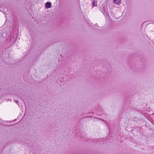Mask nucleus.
<instances>
[{"mask_svg": "<svg viewBox=\"0 0 154 154\" xmlns=\"http://www.w3.org/2000/svg\"><path fill=\"white\" fill-rule=\"evenodd\" d=\"M45 7L47 8H50L51 7V3L49 2L46 3L45 4Z\"/></svg>", "mask_w": 154, "mask_h": 154, "instance_id": "1", "label": "nucleus"}, {"mask_svg": "<svg viewBox=\"0 0 154 154\" xmlns=\"http://www.w3.org/2000/svg\"><path fill=\"white\" fill-rule=\"evenodd\" d=\"M113 2L115 3H116L117 4H119L121 2V0H114Z\"/></svg>", "mask_w": 154, "mask_h": 154, "instance_id": "2", "label": "nucleus"}, {"mask_svg": "<svg viewBox=\"0 0 154 154\" xmlns=\"http://www.w3.org/2000/svg\"><path fill=\"white\" fill-rule=\"evenodd\" d=\"M92 4L93 5V6H96L97 5V2L95 1V0H94Z\"/></svg>", "mask_w": 154, "mask_h": 154, "instance_id": "3", "label": "nucleus"}, {"mask_svg": "<svg viewBox=\"0 0 154 154\" xmlns=\"http://www.w3.org/2000/svg\"><path fill=\"white\" fill-rule=\"evenodd\" d=\"M16 102H17V103H18V102L17 101H16Z\"/></svg>", "mask_w": 154, "mask_h": 154, "instance_id": "4", "label": "nucleus"}]
</instances>
